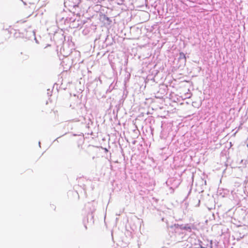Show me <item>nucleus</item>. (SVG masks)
I'll return each mask as SVG.
<instances>
[{"mask_svg": "<svg viewBox=\"0 0 248 248\" xmlns=\"http://www.w3.org/2000/svg\"><path fill=\"white\" fill-rule=\"evenodd\" d=\"M183 229L187 231H190L191 229V227L188 226H186Z\"/></svg>", "mask_w": 248, "mask_h": 248, "instance_id": "obj_1", "label": "nucleus"}, {"mask_svg": "<svg viewBox=\"0 0 248 248\" xmlns=\"http://www.w3.org/2000/svg\"><path fill=\"white\" fill-rule=\"evenodd\" d=\"M180 58H184L186 59L185 54L184 53L181 52L180 53Z\"/></svg>", "mask_w": 248, "mask_h": 248, "instance_id": "obj_2", "label": "nucleus"}]
</instances>
